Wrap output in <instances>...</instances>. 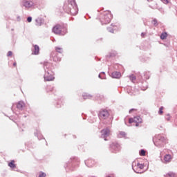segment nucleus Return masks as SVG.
I'll list each match as a JSON object with an SVG mask.
<instances>
[{
  "label": "nucleus",
  "instance_id": "11",
  "mask_svg": "<svg viewBox=\"0 0 177 177\" xmlns=\"http://www.w3.org/2000/svg\"><path fill=\"white\" fill-rule=\"evenodd\" d=\"M133 122L136 123V127H139V124H142V118H140V116H136L129 120V124H132Z\"/></svg>",
  "mask_w": 177,
  "mask_h": 177
},
{
  "label": "nucleus",
  "instance_id": "5",
  "mask_svg": "<svg viewBox=\"0 0 177 177\" xmlns=\"http://www.w3.org/2000/svg\"><path fill=\"white\" fill-rule=\"evenodd\" d=\"M59 53H63V48L60 47H55V51H53L50 53L51 60H53V62H60V60H62V57L59 56Z\"/></svg>",
  "mask_w": 177,
  "mask_h": 177
},
{
  "label": "nucleus",
  "instance_id": "7",
  "mask_svg": "<svg viewBox=\"0 0 177 177\" xmlns=\"http://www.w3.org/2000/svg\"><path fill=\"white\" fill-rule=\"evenodd\" d=\"M22 5L26 8V9H30V8H34L37 6V1H30V0H24L22 1Z\"/></svg>",
  "mask_w": 177,
  "mask_h": 177
},
{
  "label": "nucleus",
  "instance_id": "33",
  "mask_svg": "<svg viewBox=\"0 0 177 177\" xmlns=\"http://www.w3.org/2000/svg\"><path fill=\"white\" fill-rule=\"evenodd\" d=\"M95 99L97 100H102L103 99V95H100V94H97L95 97Z\"/></svg>",
  "mask_w": 177,
  "mask_h": 177
},
{
  "label": "nucleus",
  "instance_id": "12",
  "mask_svg": "<svg viewBox=\"0 0 177 177\" xmlns=\"http://www.w3.org/2000/svg\"><path fill=\"white\" fill-rule=\"evenodd\" d=\"M110 136V129H105L101 131V138L104 140H107V138Z\"/></svg>",
  "mask_w": 177,
  "mask_h": 177
},
{
  "label": "nucleus",
  "instance_id": "26",
  "mask_svg": "<svg viewBox=\"0 0 177 177\" xmlns=\"http://www.w3.org/2000/svg\"><path fill=\"white\" fill-rule=\"evenodd\" d=\"M167 37H168V34L167 33V32H162L160 35V39H165Z\"/></svg>",
  "mask_w": 177,
  "mask_h": 177
},
{
  "label": "nucleus",
  "instance_id": "2",
  "mask_svg": "<svg viewBox=\"0 0 177 177\" xmlns=\"http://www.w3.org/2000/svg\"><path fill=\"white\" fill-rule=\"evenodd\" d=\"M43 66L44 68V80L46 81H53L55 80V73L53 72L52 68V64L48 62H44L43 63Z\"/></svg>",
  "mask_w": 177,
  "mask_h": 177
},
{
  "label": "nucleus",
  "instance_id": "25",
  "mask_svg": "<svg viewBox=\"0 0 177 177\" xmlns=\"http://www.w3.org/2000/svg\"><path fill=\"white\" fill-rule=\"evenodd\" d=\"M82 96H83V99H84V100L92 99V95H91L88 93H84Z\"/></svg>",
  "mask_w": 177,
  "mask_h": 177
},
{
  "label": "nucleus",
  "instance_id": "22",
  "mask_svg": "<svg viewBox=\"0 0 177 177\" xmlns=\"http://www.w3.org/2000/svg\"><path fill=\"white\" fill-rule=\"evenodd\" d=\"M35 21H36V26H42V24L44 23L42 21V19L41 18H37L35 19Z\"/></svg>",
  "mask_w": 177,
  "mask_h": 177
},
{
  "label": "nucleus",
  "instance_id": "38",
  "mask_svg": "<svg viewBox=\"0 0 177 177\" xmlns=\"http://www.w3.org/2000/svg\"><path fill=\"white\" fill-rule=\"evenodd\" d=\"M47 91H50V92H52V91H53V87L50 86H48Z\"/></svg>",
  "mask_w": 177,
  "mask_h": 177
},
{
  "label": "nucleus",
  "instance_id": "14",
  "mask_svg": "<svg viewBox=\"0 0 177 177\" xmlns=\"http://www.w3.org/2000/svg\"><path fill=\"white\" fill-rule=\"evenodd\" d=\"M107 30L109 32L114 34V31H118V26H117L115 24H111V27L107 28Z\"/></svg>",
  "mask_w": 177,
  "mask_h": 177
},
{
  "label": "nucleus",
  "instance_id": "36",
  "mask_svg": "<svg viewBox=\"0 0 177 177\" xmlns=\"http://www.w3.org/2000/svg\"><path fill=\"white\" fill-rule=\"evenodd\" d=\"M160 1L165 5H168V3H169V1L168 0H160Z\"/></svg>",
  "mask_w": 177,
  "mask_h": 177
},
{
  "label": "nucleus",
  "instance_id": "19",
  "mask_svg": "<svg viewBox=\"0 0 177 177\" xmlns=\"http://www.w3.org/2000/svg\"><path fill=\"white\" fill-rule=\"evenodd\" d=\"M111 77L112 78H120L121 77V73L120 72H118V71H115V72H113L111 75Z\"/></svg>",
  "mask_w": 177,
  "mask_h": 177
},
{
  "label": "nucleus",
  "instance_id": "3",
  "mask_svg": "<svg viewBox=\"0 0 177 177\" xmlns=\"http://www.w3.org/2000/svg\"><path fill=\"white\" fill-rule=\"evenodd\" d=\"M153 142L156 147L160 148L164 147V146L168 143V140H167L165 136L158 134L154 136Z\"/></svg>",
  "mask_w": 177,
  "mask_h": 177
},
{
  "label": "nucleus",
  "instance_id": "32",
  "mask_svg": "<svg viewBox=\"0 0 177 177\" xmlns=\"http://www.w3.org/2000/svg\"><path fill=\"white\" fill-rule=\"evenodd\" d=\"M140 156H146V151L145 149H141L139 152Z\"/></svg>",
  "mask_w": 177,
  "mask_h": 177
},
{
  "label": "nucleus",
  "instance_id": "37",
  "mask_svg": "<svg viewBox=\"0 0 177 177\" xmlns=\"http://www.w3.org/2000/svg\"><path fill=\"white\" fill-rule=\"evenodd\" d=\"M27 21H28V23H31V21H32V17H28L27 18Z\"/></svg>",
  "mask_w": 177,
  "mask_h": 177
},
{
  "label": "nucleus",
  "instance_id": "9",
  "mask_svg": "<svg viewBox=\"0 0 177 177\" xmlns=\"http://www.w3.org/2000/svg\"><path fill=\"white\" fill-rule=\"evenodd\" d=\"M121 150V145L118 142H113L110 145V151L112 153H118Z\"/></svg>",
  "mask_w": 177,
  "mask_h": 177
},
{
  "label": "nucleus",
  "instance_id": "18",
  "mask_svg": "<svg viewBox=\"0 0 177 177\" xmlns=\"http://www.w3.org/2000/svg\"><path fill=\"white\" fill-rule=\"evenodd\" d=\"M85 164L87 167H88V168H91L93 167V165H95V160L92 159H88L85 161Z\"/></svg>",
  "mask_w": 177,
  "mask_h": 177
},
{
  "label": "nucleus",
  "instance_id": "41",
  "mask_svg": "<svg viewBox=\"0 0 177 177\" xmlns=\"http://www.w3.org/2000/svg\"><path fill=\"white\" fill-rule=\"evenodd\" d=\"M135 110V109H131L129 110V113H132V111H133Z\"/></svg>",
  "mask_w": 177,
  "mask_h": 177
},
{
  "label": "nucleus",
  "instance_id": "16",
  "mask_svg": "<svg viewBox=\"0 0 177 177\" xmlns=\"http://www.w3.org/2000/svg\"><path fill=\"white\" fill-rule=\"evenodd\" d=\"M148 86L149 84H147V82L141 80V84L140 85V87L141 88L142 91H146Z\"/></svg>",
  "mask_w": 177,
  "mask_h": 177
},
{
  "label": "nucleus",
  "instance_id": "30",
  "mask_svg": "<svg viewBox=\"0 0 177 177\" xmlns=\"http://www.w3.org/2000/svg\"><path fill=\"white\" fill-rule=\"evenodd\" d=\"M166 177H175V173L169 171L166 174Z\"/></svg>",
  "mask_w": 177,
  "mask_h": 177
},
{
  "label": "nucleus",
  "instance_id": "8",
  "mask_svg": "<svg viewBox=\"0 0 177 177\" xmlns=\"http://www.w3.org/2000/svg\"><path fill=\"white\" fill-rule=\"evenodd\" d=\"M145 168V165L140 163H136V162H133L132 169L136 172V174H142L139 171V169H143Z\"/></svg>",
  "mask_w": 177,
  "mask_h": 177
},
{
  "label": "nucleus",
  "instance_id": "46",
  "mask_svg": "<svg viewBox=\"0 0 177 177\" xmlns=\"http://www.w3.org/2000/svg\"><path fill=\"white\" fill-rule=\"evenodd\" d=\"M111 56H113V55L111 54V55H110V57H111Z\"/></svg>",
  "mask_w": 177,
  "mask_h": 177
},
{
  "label": "nucleus",
  "instance_id": "4",
  "mask_svg": "<svg viewBox=\"0 0 177 177\" xmlns=\"http://www.w3.org/2000/svg\"><path fill=\"white\" fill-rule=\"evenodd\" d=\"M111 19H113V15L110 11H105L100 14V21L102 26L109 24L111 21Z\"/></svg>",
  "mask_w": 177,
  "mask_h": 177
},
{
  "label": "nucleus",
  "instance_id": "42",
  "mask_svg": "<svg viewBox=\"0 0 177 177\" xmlns=\"http://www.w3.org/2000/svg\"><path fill=\"white\" fill-rule=\"evenodd\" d=\"M13 66H14V67H16V66H17V64L16 62H14Z\"/></svg>",
  "mask_w": 177,
  "mask_h": 177
},
{
  "label": "nucleus",
  "instance_id": "39",
  "mask_svg": "<svg viewBox=\"0 0 177 177\" xmlns=\"http://www.w3.org/2000/svg\"><path fill=\"white\" fill-rule=\"evenodd\" d=\"M165 118H166L167 121L171 120V116H169V114L167 115V117Z\"/></svg>",
  "mask_w": 177,
  "mask_h": 177
},
{
  "label": "nucleus",
  "instance_id": "10",
  "mask_svg": "<svg viewBox=\"0 0 177 177\" xmlns=\"http://www.w3.org/2000/svg\"><path fill=\"white\" fill-rule=\"evenodd\" d=\"M109 115H110V113H109L107 109H101L98 114L100 120H107Z\"/></svg>",
  "mask_w": 177,
  "mask_h": 177
},
{
  "label": "nucleus",
  "instance_id": "13",
  "mask_svg": "<svg viewBox=\"0 0 177 177\" xmlns=\"http://www.w3.org/2000/svg\"><path fill=\"white\" fill-rule=\"evenodd\" d=\"M75 164H77V158H74L71 163H68L66 166H64L65 169H66V171H68V169H70L71 171H74V168H73V167H74Z\"/></svg>",
  "mask_w": 177,
  "mask_h": 177
},
{
  "label": "nucleus",
  "instance_id": "40",
  "mask_svg": "<svg viewBox=\"0 0 177 177\" xmlns=\"http://www.w3.org/2000/svg\"><path fill=\"white\" fill-rule=\"evenodd\" d=\"M12 55H13V53L12 51H8L7 56H12Z\"/></svg>",
  "mask_w": 177,
  "mask_h": 177
},
{
  "label": "nucleus",
  "instance_id": "27",
  "mask_svg": "<svg viewBox=\"0 0 177 177\" xmlns=\"http://www.w3.org/2000/svg\"><path fill=\"white\" fill-rule=\"evenodd\" d=\"M8 167H10V168H16V165L15 164V160H12L10 162H9Z\"/></svg>",
  "mask_w": 177,
  "mask_h": 177
},
{
  "label": "nucleus",
  "instance_id": "6",
  "mask_svg": "<svg viewBox=\"0 0 177 177\" xmlns=\"http://www.w3.org/2000/svg\"><path fill=\"white\" fill-rule=\"evenodd\" d=\"M53 31L55 34L58 35H66L67 34V28L62 26V25H56Z\"/></svg>",
  "mask_w": 177,
  "mask_h": 177
},
{
  "label": "nucleus",
  "instance_id": "20",
  "mask_svg": "<svg viewBox=\"0 0 177 177\" xmlns=\"http://www.w3.org/2000/svg\"><path fill=\"white\" fill-rule=\"evenodd\" d=\"M35 136H37V139H39V140H41V139H42V138H44L42 134H41V131L38 129L35 130Z\"/></svg>",
  "mask_w": 177,
  "mask_h": 177
},
{
  "label": "nucleus",
  "instance_id": "29",
  "mask_svg": "<svg viewBox=\"0 0 177 177\" xmlns=\"http://www.w3.org/2000/svg\"><path fill=\"white\" fill-rule=\"evenodd\" d=\"M129 78L131 82H135V81H136V77L133 75H130Z\"/></svg>",
  "mask_w": 177,
  "mask_h": 177
},
{
  "label": "nucleus",
  "instance_id": "31",
  "mask_svg": "<svg viewBox=\"0 0 177 177\" xmlns=\"http://www.w3.org/2000/svg\"><path fill=\"white\" fill-rule=\"evenodd\" d=\"M151 23L154 26V27H157V26H158V22L157 21L156 19H153Z\"/></svg>",
  "mask_w": 177,
  "mask_h": 177
},
{
  "label": "nucleus",
  "instance_id": "45",
  "mask_svg": "<svg viewBox=\"0 0 177 177\" xmlns=\"http://www.w3.org/2000/svg\"><path fill=\"white\" fill-rule=\"evenodd\" d=\"M57 107H62V106H61V105H59H59H57Z\"/></svg>",
  "mask_w": 177,
  "mask_h": 177
},
{
  "label": "nucleus",
  "instance_id": "24",
  "mask_svg": "<svg viewBox=\"0 0 177 177\" xmlns=\"http://www.w3.org/2000/svg\"><path fill=\"white\" fill-rule=\"evenodd\" d=\"M99 78L101 80H106V73L104 72H101L99 75Z\"/></svg>",
  "mask_w": 177,
  "mask_h": 177
},
{
  "label": "nucleus",
  "instance_id": "28",
  "mask_svg": "<svg viewBox=\"0 0 177 177\" xmlns=\"http://www.w3.org/2000/svg\"><path fill=\"white\" fill-rule=\"evenodd\" d=\"M144 78L145 80H149V78H150V72H145L144 73Z\"/></svg>",
  "mask_w": 177,
  "mask_h": 177
},
{
  "label": "nucleus",
  "instance_id": "23",
  "mask_svg": "<svg viewBox=\"0 0 177 177\" xmlns=\"http://www.w3.org/2000/svg\"><path fill=\"white\" fill-rule=\"evenodd\" d=\"M118 136V138H127V133L125 131H120Z\"/></svg>",
  "mask_w": 177,
  "mask_h": 177
},
{
  "label": "nucleus",
  "instance_id": "44",
  "mask_svg": "<svg viewBox=\"0 0 177 177\" xmlns=\"http://www.w3.org/2000/svg\"><path fill=\"white\" fill-rule=\"evenodd\" d=\"M148 1V2H151V1H153V0H147Z\"/></svg>",
  "mask_w": 177,
  "mask_h": 177
},
{
  "label": "nucleus",
  "instance_id": "15",
  "mask_svg": "<svg viewBox=\"0 0 177 177\" xmlns=\"http://www.w3.org/2000/svg\"><path fill=\"white\" fill-rule=\"evenodd\" d=\"M33 49L32 50V55H39V46L38 45L33 46Z\"/></svg>",
  "mask_w": 177,
  "mask_h": 177
},
{
  "label": "nucleus",
  "instance_id": "17",
  "mask_svg": "<svg viewBox=\"0 0 177 177\" xmlns=\"http://www.w3.org/2000/svg\"><path fill=\"white\" fill-rule=\"evenodd\" d=\"M24 107H26V104L23 101H19L17 104V109L18 110H24Z\"/></svg>",
  "mask_w": 177,
  "mask_h": 177
},
{
  "label": "nucleus",
  "instance_id": "43",
  "mask_svg": "<svg viewBox=\"0 0 177 177\" xmlns=\"http://www.w3.org/2000/svg\"><path fill=\"white\" fill-rule=\"evenodd\" d=\"M141 37H145V33L142 32V33L141 34Z\"/></svg>",
  "mask_w": 177,
  "mask_h": 177
},
{
  "label": "nucleus",
  "instance_id": "21",
  "mask_svg": "<svg viewBox=\"0 0 177 177\" xmlns=\"http://www.w3.org/2000/svg\"><path fill=\"white\" fill-rule=\"evenodd\" d=\"M171 160H172V158L171 157V155L166 154L164 157L165 162H170Z\"/></svg>",
  "mask_w": 177,
  "mask_h": 177
},
{
  "label": "nucleus",
  "instance_id": "1",
  "mask_svg": "<svg viewBox=\"0 0 177 177\" xmlns=\"http://www.w3.org/2000/svg\"><path fill=\"white\" fill-rule=\"evenodd\" d=\"M63 9L68 15L75 16L78 13V7L75 3V0H68V3L64 4Z\"/></svg>",
  "mask_w": 177,
  "mask_h": 177
},
{
  "label": "nucleus",
  "instance_id": "35",
  "mask_svg": "<svg viewBox=\"0 0 177 177\" xmlns=\"http://www.w3.org/2000/svg\"><path fill=\"white\" fill-rule=\"evenodd\" d=\"M163 109H164V107H162V106H161V107L159 109L158 114H160V115L162 114V113H163V111H162Z\"/></svg>",
  "mask_w": 177,
  "mask_h": 177
},
{
  "label": "nucleus",
  "instance_id": "34",
  "mask_svg": "<svg viewBox=\"0 0 177 177\" xmlns=\"http://www.w3.org/2000/svg\"><path fill=\"white\" fill-rule=\"evenodd\" d=\"M39 177H46V174L44 172L41 171L39 174Z\"/></svg>",
  "mask_w": 177,
  "mask_h": 177
}]
</instances>
